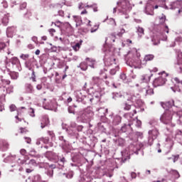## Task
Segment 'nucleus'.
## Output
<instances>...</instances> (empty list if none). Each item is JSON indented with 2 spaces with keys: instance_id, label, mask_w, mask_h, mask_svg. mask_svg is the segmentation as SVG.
Wrapping results in <instances>:
<instances>
[{
  "instance_id": "nucleus-1",
  "label": "nucleus",
  "mask_w": 182,
  "mask_h": 182,
  "mask_svg": "<svg viewBox=\"0 0 182 182\" xmlns=\"http://www.w3.org/2000/svg\"><path fill=\"white\" fill-rule=\"evenodd\" d=\"M46 157L48 159V160H53V161L55 162V164L48 165V167L50 168L46 172L48 177H53V168H56V167L62 168V167L65 166V163L66 162V159H65V157H63L62 159H59L58 155H56V154L52 151H47L46 153Z\"/></svg>"
},
{
  "instance_id": "nucleus-2",
  "label": "nucleus",
  "mask_w": 182,
  "mask_h": 182,
  "mask_svg": "<svg viewBox=\"0 0 182 182\" xmlns=\"http://www.w3.org/2000/svg\"><path fill=\"white\" fill-rule=\"evenodd\" d=\"M154 59V55L153 54L146 55L144 60L141 61L140 59V54L136 53V56L133 58H129L126 63L130 68H134V69H141L143 66L147 65V62H150Z\"/></svg>"
},
{
  "instance_id": "nucleus-3",
  "label": "nucleus",
  "mask_w": 182,
  "mask_h": 182,
  "mask_svg": "<svg viewBox=\"0 0 182 182\" xmlns=\"http://www.w3.org/2000/svg\"><path fill=\"white\" fill-rule=\"evenodd\" d=\"M161 106L164 109H165L166 111L161 117V122H162V123H164V124H169L172 126V127H174L176 124H173L171 123V119H173V112H171V111L168 109H170V107H173V106L174 107H178V106L174 104L173 100L165 103H162Z\"/></svg>"
},
{
  "instance_id": "nucleus-4",
  "label": "nucleus",
  "mask_w": 182,
  "mask_h": 182,
  "mask_svg": "<svg viewBox=\"0 0 182 182\" xmlns=\"http://www.w3.org/2000/svg\"><path fill=\"white\" fill-rule=\"evenodd\" d=\"M129 150L130 151H129V149H127L121 151V154L122 156V160L123 161V163H124L126 160H129V159H130L131 154H133V153L135 154H139V151H140V149H137L136 146H134V145L129 146Z\"/></svg>"
},
{
  "instance_id": "nucleus-5",
  "label": "nucleus",
  "mask_w": 182,
  "mask_h": 182,
  "mask_svg": "<svg viewBox=\"0 0 182 182\" xmlns=\"http://www.w3.org/2000/svg\"><path fill=\"white\" fill-rule=\"evenodd\" d=\"M93 116L94 114L90 110V108H87L82 112L78 119H80V122L82 123H87V122H90V120H92V117H93Z\"/></svg>"
},
{
  "instance_id": "nucleus-6",
  "label": "nucleus",
  "mask_w": 182,
  "mask_h": 182,
  "mask_svg": "<svg viewBox=\"0 0 182 182\" xmlns=\"http://www.w3.org/2000/svg\"><path fill=\"white\" fill-rule=\"evenodd\" d=\"M117 5H120L121 12L123 14L122 18L129 19V14H127V12H130V11H132L130 4L127 1H123L121 3L118 2Z\"/></svg>"
},
{
  "instance_id": "nucleus-7",
  "label": "nucleus",
  "mask_w": 182,
  "mask_h": 182,
  "mask_svg": "<svg viewBox=\"0 0 182 182\" xmlns=\"http://www.w3.org/2000/svg\"><path fill=\"white\" fill-rule=\"evenodd\" d=\"M110 126H119L122 123V116L110 113L107 117Z\"/></svg>"
},
{
  "instance_id": "nucleus-8",
  "label": "nucleus",
  "mask_w": 182,
  "mask_h": 182,
  "mask_svg": "<svg viewBox=\"0 0 182 182\" xmlns=\"http://www.w3.org/2000/svg\"><path fill=\"white\" fill-rule=\"evenodd\" d=\"M148 134V144L149 146H153L154 140H156V139L159 137V134H160V132H159V129L154 128L153 129L149 130Z\"/></svg>"
},
{
  "instance_id": "nucleus-9",
  "label": "nucleus",
  "mask_w": 182,
  "mask_h": 182,
  "mask_svg": "<svg viewBox=\"0 0 182 182\" xmlns=\"http://www.w3.org/2000/svg\"><path fill=\"white\" fill-rule=\"evenodd\" d=\"M16 161H17L18 164H28V166H33V167H36V166H38L36 161H35V159L29 160L28 156H26L25 159L16 157Z\"/></svg>"
},
{
  "instance_id": "nucleus-10",
  "label": "nucleus",
  "mask_w": 182,
  "mask_h": 182,
  "mask_svg": "<svg viewBox=\"0 0 182 182\" xmlns=\"http://www.w3.org/2000/svg\"><path fill=\"white\" fill-rule=\"evenodd\" d=\"M166 76H167V74H166V73L164 72L162 73V76L156 78L153 82V85L154 86V87L163 86V85H164V83H166V82L167 81V80L166 79Z\"/></svg>"
},
{
  "instance_id": "nucleus-11",
  "label": "nucleus",
  "mask_w": 182,
  "mask_h": 182,
  "mask_svg": "<svg viewBox=\"0 0 182 182\" xmlns=\"http://www.w3.org/2000/svg\"><path fill=\"white\" fill-rule=\"evenodd\" d=\"M10 63V67L14 69V70H19V66H21V63L19 62V59L16 57H13L10 59V61L8 63Z\"/></svg>"
},
{
  "instance_id": "nucleus-12",
  "label": "nucleus",
  "mask_w": 182,
  "mask_h": 182,
  "mask_svg": "<svg viewBox=\"0 0 182 182\" xmlns=\"http://www.w3.org/2000/svg\"><path fill=\"white\" fill-rule=\"evenodd\" d=\"M104 63L105 66L116 65V58H114V56L107 57V55H106L104 58Z\"/></svg>"
},
{
  "instance_id": "nucleus-13",
  "label": "nucleus",
  "mask_w": 182,
  "mask_h": 182,
  "mask_svg": "<svg viewBox=\"0 0 182 182\" xmlns=\"http://www.w3.org/2000/svg\"><path fill=\"white\" fill-rule=\"evenodd\" d=\"M102 83H103V79L96 76L92 77L91 85H93V86L100 87V85H102Z\"/></svg>"
},
{
  "instance_id": "nucleus-14",
  "label": "nucleus",
  "mask_w": 182,
  "mask_h": 182,
  "mask_svg": "<svg viewBox=\"0 0 182 182\" xmlns=\"http://www.w3.org/2000/svg\"><path fill=\"white\" fill-rule=\"evenodd\" d=\"M179 56H181L180 58H178L176 63H175V68L176 69H178L181 73H182V53L181 51L178 52Z\"/></svg>"
},
{
  "instance_id": "nucleus-15",
  "label": "nucleus",
  "mask_w": 182,
  "mask_h": 182,
  "mask_svg": "<svg viewBox=\"0 0 182 182\" xmlns=\"http://www.w3.org/2000/svg\"><path fill=\"white\" fill-rule=\"evenodd\" d=\"M8 57H6V59L4 61L0 63V69L5 72V70H9V67H11V63H8Z\"/></svg>"
},
{
  "instance_id": "nucleus-16",
  "label": "nucleus",
  "mask_w": 182,
  "mask_h": 182,
  "mask_svg": "<svg viewBox=\"0 0 182 182\" xmlns=\"http://www.w3.org/2000/svg\"><path fill=\"white\" fill-rule=\"evenodd\" d=\"M68 136L70 137H74L75 139H79V133H77V129H75L73 128H69L68 130Z\"/></svg>"
},
{
  "instance_id": "nucleus-17",
  "label": "nucleus",
  "mask_w": 182,
  "mask_h": 182,
  "mask_svg": "<svg viewBox=\"0 0 182 182\" xmlns=\"http://www.w3.org/2000/svg\"><path fill=\"white\" fill-rule=\"evenodd\" d=\"M15 33H16V28L15 26L7 28L6 36L8 38H12Z\"/></svg>"
},
{
  "instance_id": "nucleus-18",
  "label": "nucleus",
  "mask_w": 182,
  "mask_h": 182,
  "mask_svg": "<svg viewBox=\"0 0 182 182\" xmlns=\"http://www.w3.org/2000/svg\"><path fill=\"white\" fill-rule=\"evenodd\" d=\"M126 33V30H124V28L121 29L120 32L117 33L116 34V33H112L110 35V38L111 41H112V42L115 41L116 39V36H119V38L122 37L123 36V33Z\"/></svg>"
},
{
  "instance_id": "nucleus-19",
  "label": "nucleus",
  "mask_w": 182,
  "mask_h": 182,
  "mask_svg": "<svg viewBox=\"0 0 182 182\" xmlns=\"http://www.w3.org/2000/svg\"><path fill=\"white\" fill-rule=\"evenodd\" d=\"M24 89L26 93L32 94L35 92V89H33V85H32V84L31 83H26L24 85Z\"/></svg>"
},
{
  "instance_id": "nucleus-20",
  "label": "nucleus",
  "mask_w": 182,
  "mask_h": 182,
  "mask_svg": "<svg viewBox=\"0 0 182 182\" xmlns=\"http://www.w3.org/2000/svg\"><path fill=\"white\" fill-rule=\"evenodd\" d=\"M49 117H48L47 115H44L42 118V120H41V129H45V127H46V126H49Z\"/></svg>"
},
{
  "instance_id": "nucleus-21",
  "label": "nucleus",
  "mask_w": 182,
  "mask_h": 182,
  "mask_svg": "<svg viewBox=\"0 0 182 182\" xmlns=\"http://www.w3.org/2000/svg\"><path fill=\"white\" fill-rule=\"evenodd\" d=\"M9 147V144L6 141L0 139V150L1 151H6Z\"/></svg>"
},
{
  "instance_id": "nucleus-22",
  "label": "nucleus",
  "mask_w": 182,
  "mask_h": 182,
  "mask_svg": "<svg viewBox=\"0 0 182 182\" xmlns=\"http://www.w3.org/2000/svg\"><path fill=\"white\" fill-rule=\"evenodd\" d=\"M85 91H77L76 92V97H77V102H82V100H83L85 99V97H86V95H85Z\"/></svg>"
},
{
  "instance_id": "nucleus-23",
  "label": "nucleus",
  "mask_w": 182,
  "mask_h": 182,
  "mask_svg": "<svg viewBox=\"0 0 182 182\" xmlns=\"http://www.w3.org/2000/svg\"><path fill=\"white\" fill-rule=\"evenodd\" d=\"M70 129H74L78 132H82V130H83V126L77 125L75 124V122H70Z\"/></svg>"
},
{
  "instance_id": "nucleus-24",
  "label": "nucleus",
  "mask_w": 182,
  "mask_h": 182,
  "mask_svg": "<svg viewBox=\"0 0 182 182\" xmlns=\"http://www.w3.org/2000/svg\"><path fill=\"white\" fill-rule=\"evenodd\" d=\"M144 12L146 14V15H151V16L154 15V8L152 6L149 4L146 5Z\"/></svg>"
},
{
  "instance_id": "nucleus-25",
  "label": "nucleus",
  "mask_w": 182,
  "mask_h": 182,
  "mask_svg": "<svg viewBox=\"0 0 182 182\" xmlns=\"http://www.w3.org/2000/svg\"><path fill=\"white\" fill-rule=\"evenodd\" d=\"M59 140L60 141H62L61 144L63 146V149H66L68 148V146H69V141H68L65 139L64 136H60L58 137Z\"/></svg>"
},
{
  "instance_id": "nucleus-26",
  "label": "nucleus",
  "mask_w": 182,
  "mask_h": 182,
  "mask_svg": "<svg viewBox=\"0 0 182 182\" xmlns=\"http://www.w3.org/2000/svg\"><path fill=\"white\" fill-rule=\"evenodd\" d=\"M169 6L168 8L167 6H165L164 8L165 9H177V8H179L178 0L171 3Z\"/></svg>"
},
{
  "instance_id": "nucleus-27",
  "label": "nucleus",
  "mask_w": 182,
  "mask_h": 182,
  "mask_svg": "<svg viewBox=\"0 0 182 182\" xmlns=\"http://www.w3.org/2000/svg\"><path fill=\"white\" fill-rule=\"evenodd\" d=\"M123 97H124V95H122V92L112 93V99H114V100H118L119 99H122Z\"/></svg>"
},
{
  "instance_id": "nucleus-28",
  "label": "nucleus",
  "mask_w": 182,
  "mask_h": 182,
  "mask_svg": "<svg viewBox=\"0 0 182 182\" xmlns=\"http://www.w3.org/2000/svg\"><path fill=\"white\" fill-rule=\"evenodd\" d=\"M136 33H138L139 38H141L143 35H144V28L140 26L136 27Z\"/></svg>"
},
{
  "instance_id": "nucleus-29",
  "label": "nucleus",
  "mask_w": 182,
  "mask_h": 182,
  "mask_svg": "<svg viewBox=\"0 0 182 182\" xmlns=\"http://www.w3.org/2000/svg\"><path fill=\"white\" fill-rule=\"evenodd\" d=\"M20 154H21V157H19L18 156H14V160L16 161V157H18V159H22V160H25V158L26 157H28V156H26V149H21L20 151Z\"/></svg>"
},
{
  "instance_id": "nucleus-30",
  "label": "nucleus",
  "mask_w": 182,
  "mask_h": 182,
  "mask_svg": "<svg viewBox=\"0 0 182 182\" xmlns=\"http://www.w3.org/2000/svg\"><path fill=\"white\" fill-rule=\"evenodd\" d=\"M171 89L174 93L176 92H182V87L178 83L176 84L174 87H171Z\"/></svg>"
},
{
  "instance_id": "nucleus-31",
  "label": "nucleus",
  "mask_w": 182,
  "mask_h": 182,
  "mask_svg": "<svg viewBox=\"0 0 182 182\" xmlns=\"http://www.w3.org/2000/svg\"><path fill=\"white\" fill-rule=\"evenodd\" d=\"M144 90L146 92V96H151V95H154V90L150 88V87L144 88Z\"/></svg>"
},
{
  "instance_id": "nucleus-32",
  "label": "nucleus",
  "mask_w": 182,
  "mask_h": 182,
  "mask_svg": "<svg viewBox=\"0 0 182 182\" xmlns=\"http://www.w3.org/2000/svg\"><path fill=\"white\" fill-rule=\"evenodd\" d=\"M131 127H132V123H129L128 124H124L121 127V132H122V133H126L127 132V129H130Z\"/></svg>"
},
{
  "instance_id": "nucleus-33",
  "label": "nucleus",
  "mask_w": 182,
  "mask_h": 182,
  "mask_svg": "<svg viewBox=\"0 0 182 182\" xmlns=\"http://www.w3.org/2000/svg\"><path fill=\"white\" fill-rule=\"evenodd\" d=\"M151 42L153 45L157 46L160 44V39H159V37L157 36H154L151 37Z\"/></svg>"
},
{
  "instance_id": "nucleus-34",
  "label": "nucleus",
  "mask_w": 182,
  "mask_h": 182,
  "mask_svg": "<svg viewBox=\"0 0 182 182\" xmlns=\"http://www.w3.org/2000/svg\"><path fill=\"white\" fill-rule=\"evenodd\" d=\"M50 9H60L62 4H51L49 5Z\"/></svg>"
},
{
  "instance_id": "nucleus-35",
  "label": "nucleus",
  "mask_w": 182,
  "mask_h": 182,
  "mask_svg": "<svg viewBox=\"0 0 182 182\" xmlns=\"http://www.w3.org/2000/svg\"><path fill=\"white\" fill-rule=\"evenodd\" d=\"M9 14H4V18H2V23L3 25H4L5 26H6V25H8V23L9 22V16H8Z\"/></svg>"
},
{
  "instance_id": "nucleus-36",
  "label": "nucleus",
  "mask_w": 182,
  "mask_h": 182,
  "mask_svg": "<svg viewBox=\"0 0 182 182\" xmlns=\"http://www.w3.org/2000/svg\"><path fill=\"white\" fill-rule=\"evenodd\" d=\"M98 113L101 117H103V116H106V113H107V109L100 108L98 109Z\"/></svg>"
},
{
  "instance_id": "nucleus-37",
  "label": "nucleus",
  "mask_w": 182,
  "mask_h": 182,
  "mask_svg": "<svg viewBox=\"0 0 182 182\" xmlns=\"http://www.w3.org/2000/svg\"><path fill=\"white\" fill-rule=\"evenodd\" d=\"M74 21L76 22V26L82 25V18L80 16H74Z\"/></svg>"
},
{
  "instance_id": "nucleus-38",
  "label": "nucleus",
  "mask_w": 182,
  "mask_h": 182,
  "mask_svg": "<svg viewBox=\"0 0 182 182\" xmlns=\"http://www.w3.org/2000/svg\"><path fill=\"white\" fill-rule=\"evenodd\" d=\"M77 68H80L81 70H87V63L82 62L77 66Z\"/></svg>"
},
{
  "instance_id": "nucleus-39",
  "label": "nucleus",
  "mask_w": 182,
  "mask_h": 182,
  "mask_svg": "<svg viewBox=\"0 0 182 182\" xmlns=\"http://www.w3.org/2000/svg\"><path fill=\"white\" fill-rule=\"evenodd\" d=\"M122 107L124 109V110H129V109H132V104H130L129 102H124L122 104Z\"/></svg>"
},
{
  "instance_id": "nucleus-40",
  "label": "nucleus",
  "mask_w": 182,
  "mask_h": 182,
  "mask_svg": "<svg viewBox=\"0 0 182 182\" xmlns=\"http://www.w3.org/2000/svg\"><path fill=\"white\" fill-rule=\"evenodd\" d=\"M132 124H134L136 127H140V126H141V121L137 119H133Z\"/></svg>"
},
{
  "instance_id": "nucleus-41",
  "label": "nucleus",
  "mask_w": 182,
  "mask_h": 182,
  "mask_svg": "<svg viewBox=\"0 0 182 182\" xmlns=\"http://www.w3.org/2000/svg\"><path fill=\"white\" fill-rule=\"evenodd\" d=\"M85 60H87V62L88 63H91V64H89V66H90V68H95L94 65H95V60L92 59V58H87L85 59Z\"/></svg>"
},
{
  "instance_id": "nucleus-42",
  "label": "nucleus",
  "mask_w": 182,
  "mask_h": 182,
  "mask_svg": "<svg viewBox=\"0 0 182 182\" xmlns=\"http://www.w3.org/2000/svg\"><path fill=\"white\" fill-rule=\"evenodd\" d=\"M141 80L142 82H144V83H147V82H150V76L145 75H142L141 77Z\"/></svg>"
},
{
  "instance_id": "nucleus-43",
  "label": "nucleus",
  "mask_w": 182,
  "mask_h": 182,
  "mask_svg": "<svg viewBox=\"0 0 182 182\" xmlns=\"http://www.w3.org/2000/svg\"><path fill=\"white\" fill-rule=\"evenodd\" d=\"M10 76H11V79L16 80V79H18L19 74L16 72H12L10 73Z\"/></svg>"
},
{
  "instance_id": "nucleus-44",
  "label": "nucleus",
  "mask_w": 182,
  "mask_h": 182,
  "mask_svg": "<svg viewBox=\"0 0 182 182\" xmlns=\"http://www.w3.org/2000/svg\"><path fill=\"white\" fill-rule=\"evenodd\" d=\"M87 8H92L94 12H97V4H92L91 5H87Z\"/></svg>"
},
{
  "instance_id": "nucleus-45",
  "label": "nucleus",
  "mask_w": 182,
  "mask_h": 182,
  "mask_svg": "<svg viewBox=\"0 0 182 182\" xmlns=\"http://www.w3.org/2000/svg\"><path fill=\"white\" fill-rule=\"evenodd\" d=\"M119 70V66H116L115 68H112L109 71L110 75H116V73Z\"/></svg>"
},
{
  "instance_id": "nucleus-46",
  "label": "nucleus",
  "mask_w": 182,
  "mask_h": 182,
  "mask_svg": "<svg viewBox=\"0 0 182 182\" xmlns=\"http://www.w3.org/2000/svg\"><path fill=\"white\" fill-rule=\"evenodd\" d=\"M63 176H65L66 178H73V171H70L68 173H63Z\"/></svg>"
},
{
  "instance_id": "nucleus-47",
  "label": "nucleus",
  "mask_w": 182,
  "mask_h": 182,
  "mask_svg": "<svg viewBox=\"0 0 182 182\" xmlns=\"http://www.w3.org/2000/svg\"><path fill=\"white\" fill-rule=\"evenodd\" d=\"M32 82H36V75H35V70H32L31 77H30Z\"/></svg>"
},
{
  "instance_id": "nucleus-48",
  "label": "nucleus",
  "mask_w": 182,
  "mask_h": 182,
  "mask_svg": "<svg viewBox=\"0 0 182 182\" xmlns=\"http://www.w3.org/2000/svg\"><path fill=\"white\" fill-rule=\"evenodd\" d=\"M0 7H1V8H4V9L8 8V2H6V1H3L0 4Z\"/></svg>"
},
{
  "instance_id": "nucleus-49",
  "label": "nucleus",
  "mask_w": 182,
  "mask_h": 182,
  "mask_svg": "<svg viewBox=\"0 0 182 182\" xmlns=\"http://www.w3.org/2000/svg\"><path fill=\"white\" fill-rule=\"evenodd\" d=\"M160 23H164L166 22V16L162 14L161 16H159Z\"/></svg>"
},
{
  "instance_id": "nucleus-50",
  "label": "nucleus",
  "mask_w": 182,
  "mask_h": 182,
  "mask_svg": "<svg viewBox=\"0 0 182 182\" xmlns=\"http://www.w3.org/2000/svg\"><path fill=\"white\" fill-rule=\"evenodd\" d=\"M160 39L161 41H167V35H164V33H160Z\"/></svg>"
},
{
  "instance_id": "nucleus-51",
  "label": "nucleus",
  "mask_w": 182,
  "mask_h": 182,
  "mask_svg": "<svg viewBox=\"0 0 182 182\" xmlns=\"http://www.w3.org/2000/svg\"><path fill=\"white\" fill-rule=\"evenodd\" d=\"M73 48L74 49V50H79V49H80V43H77L74 46H73Z\"/></svg>"
},
{
  "instance_id": "nucleus-52",
  "label": "nucleus",
  "mask_w": 182,
  "mask_h": 182,
  "mask_svg": "<svg viewBox=\"0 0 182 182\" xmlns=\"http://www.w3.org/2000/svg\"><path fill=\"white\" fill-rule=\"evenodd\" d=\"M29 114L31 117H35V109L33 108L29 109Z\"/></svg>"
},
{
  "instance_id": "nucleus-53",
  "label": "nucleus",
  "mask_w": 182,
  "mask_h": 182,
  "mask_svg": "<svg viewBox=\"0 0 182 182\" xmlns=\"http://www.w3.org/2000/svg\"><path fill=\"white\" fill-rule=\"evenodd\" d=\"M42 143H44V144H48L49 143V138L48 137H41Z\"/></svg>"
},
{
  "instance_id": "nucleus-54",
  "label": "nucleus",
  "mask_w": 182,
  "mask_h": 182,
  "mask_svg": "<svg viewBox=\"0 0 182 182\" xmlns=\"http://www.w3.org/2000/svg\"><path fill=\"white\" fill-rule=\"evenodd\" d=\"M20 58H21V59H23V60H26V59H28V58H29V55L28 54H21Z\"/></svg>"
},
{
  "instance_id": "nucleus-55",
  "label": "nucleus",
  "mask_w": 182,
  "mask_h": 182,
  "mask_svg": "<svg viewBox=\"0 0 182 182\" xmlns=\"http://www.w3.org/2000/svg\"><path fill=\"white\" fill-rule=\"evenodd\" d=\"M87 5H85L83 3H80L78 5L79 9H85V8H87Z\"/></svg>"
},
{
  "instance_id": "nucleus-56",
  "label": "nucleus",
  "mask_w": 182,
  "mask_h": 182,
  "mask_svg": "<svg viewBox=\"0 0 182 182\" xmlns=\"http://www.w3.org/2000/svg\"><path fill=\"white\" fill-rule=\"evenodd\" d=\"M10 112H15L16 110V106L14 104L9 106Z\"/></svg>"
},
{
  "instance_id": "nucleus-57",
  "label": "nucleus",
  "mask_w": 182,
  "mask_h": 182,
  "mask_svg": "<svg viewBox=\"0 0 182 182\" xmlns=\"http://www.w3.org/2000/svg\"><path fill=\"white\" fill-rule=\"evenodd\" d=\"M5 48H6V44H5V43H0V51L1 50H4V49H5Z\"/></svg>"
},
{
  "instance_id": "nucleus-58",
  "label": "nucleus",
  "mask_w": 182,
  "mask_h": 182,
  "mask_svg": "<svg viewBox=\"0 0 182 182\" xmlns=\"http://www.w3.org/2000/svg\"><path fill=\"white\" fill-rule=\"evenodd\" d=\"M121 80H122L123 82H124V80H126L127 77H126V74L124 73H122L119 76Z\"/></svg>"
},
{
  "instance_id": "nucleus-59",
  "label": "nucleus",
  "mask_w": 182,
  "mask_h": 182,
  "mask_svg": "<svg viewBox=\"0 0 182 182\" xmlns=\"http://www.w3.org/2000/svg\"><path fill=\"white\" fill-rule=\"evenodd\" d=\"M1 80L3 85H9L11 83V81H9V80L1 79Z\"/></svg>"
},
{
  "instance_id": "nucleus-60",
  "label": "nucleus",
  "mask_w": 182,
  "mask_h": 182,
  "mask_svg": "<svg viewBox=\"0 0 182 182\" xmlns=\"http://www.w3.org/2000/svg\"><path fill=\"white\" fill-rule=\"evenodd\" d=\"M39 178H40V176L38 175L36 176H35V181L33 182H48L47 181H40Z\"/></svg>"
},
{
  "instance_id": "nucleus-61",
  "label": "nucleus",
  "mask_w": 182,
  "mask_h": 182,
  "mask_svg": "<svg viewBox=\"0 0 182 182\" xmlns=\"http://www.w3.org/2000/svg\"><path fill=\"white\" fill-rule=\"evenodd\" d=\"M30 16H32V13H31L29 11H27V12L24 14V17L29 18Z\"/></svg>"
},
{
  "instance_id": "nucleus-62",
  "label": "nucleus",
  "mask_w": 182,
  "mask_h": 182,
  "mask_svg": "<svg viewBox=\"0 0 182 182\" xmlns=\"http://www.w3.org/2000/svg\"><path fill=\"white\" fill-rule=\"evenodd\" d=\"M48 32H49L50 35H51V36H53V33H55V32H56V30H55V28H50V29H48Z\"/></svg>"
},
{
  "instance_id": "nucleus-63",
  "label": "nucleus",
  "mask_w": 182,
  "mask_h": 182,
  "mask_svg": "<svg viewBox=\"0 0 182 182\" xmlns=\"http://www.w3.org/2000/svg\"><path fill=\"white\" fill-rule=\"evenodd\" d=\"M26 8V2H23L20 5V9L22 11L23 9H25Z\"/></svg>"
},
{
  "instance_id": "nucleus-64",
  "label": "nucleus",
  "mask_w": 182,
  "mask_h": 182,
  "mask_svg": "<svg viewBox=\"0 0 182 182\" xmlns=\"http://www.w3.org/2000/svg\"><path fill=\"white\" fill-rule=\"evenodd\" d=\"M175 42H178L181 43L182 42V37L181 36H178L175 39Z\"/></svg>"
}]
</instances>
